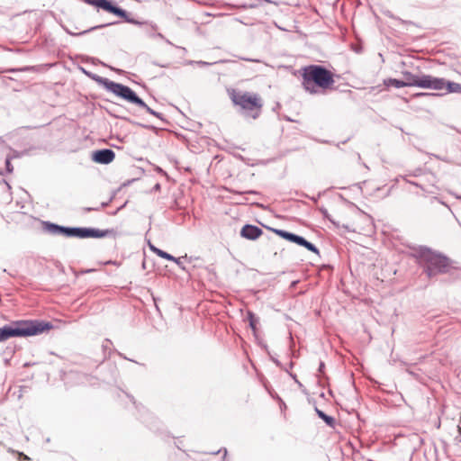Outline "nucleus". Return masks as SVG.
<instances>
[{
    "instance_id": "obj_12",
    "label": "nucleus",
    "mask_w": 461,
    "mask_h": 461,
    "mask_svg": "<svg viewBox=\"0 0 461 461\" xmlns=\"http://www.w3.org/2000/svg\"><path fill=\"white\" fill-rule=\"evenodd\" d=\"M262 233H263V231L261 229H259L257 226L249 225V224L245 225L240 230V235L243 238L248 239V240H252L259 238L262 235Z\"/></svg>"
},
{
    "instance_id": "obj_7",
    "label": "nucleus",
    "mask_w": 461,
    "mask_h": 461,
    "mask_svg": "<svg viewBox=\"0 0 461 461\" xmlns=\"http://www.w3.org/2000/svg\"><path fill=\"white\" fill-rule=\"evenodd\" d=\"M402 82H404L405 86H418L420 88L430 89L431 86V75H414L410 71H403L402 73Z\"/></svg>"
},
{
    "instance_id": "obj_9",
    "label": "nucleus",
    "mask_w": 461,
    "mask_h": 461,
    "mask_svg": "<svg viewBox=\"0 0 461 461\" xmlns=\"http://www.w3.org/2000/svg\"><path fill=\"white\" fill-rule=\"evenodd\" d=\"M273 231L276 235H278L279 237H281V238H283L285 240H289L291 242H294V243H296V244H298L300 246H303V247L306 248L310 251L318 253L317 248L313 244L308 242L303 237L297 236L295 234L287 232V231L283 230L274 229Z\"/></svg>"
},
{
    "instance_id": "obj_1",
    "label": "nucleus",
    "mask_w": 461,
    "mask_h": 461,
    "mask_svg": "<svg viewBox=\"0 0 461 461\" xmlns=\"http://www.w3.org/2000/svg\"><path fill=\"white\" fill-rule=\"evenodd\" d=\"M302 85L310 94L331 90L335 84L334 74L320 65H309L301 69Z\"/></svg>"
},
{
    "instance_id": "obj_16",
    "label": "nucleus",
    "mask_w": 461,
    "mask_h": 461,
    "mask_svg": "<svg viewBox=\"0 0 461 461\" xmlns=\"http://www.w3.org/2000/svg\"><path fill=\"white\" fill-rule=\"evenodd\" d=\"M248 318H249V326L250 328L256 331L257 330V323H258V320L257 318L255 317V315L251 312H249L248 313Z\"/></svg>"
},
{
    "instance_id": "obj_15",
    "label": "nucleus",
    "mask_w": 461,
    "mask_h": 461,
    "mask_svg": "<svg viewBox=\"0 0 461 461\" xmlns=\"http://www.w3.org/2000/svg\"><path fill=\"white\" fill-rule=\"evenodd\" d=\"M318 416L322 419L330 427H334L335 420L331 416L326 415L322 411L316 410Z\"/></svg>"
},
{
    "instance_id": "obj_4",
    "label": "nucleus",
    "mask_w": 461,
    "mask_h": 461,
    "mask_svg": "<svg viewBox=\"0 0 461 461\" xmlns=\"http://www.w3.org/2000/svg\"><path fill=\"white\" fill-rule=\"evenodd\" d=\"M418 262L429 277L447 273L452 267V261L448 258L430 249L420 250L418 255Z\"/></svg>"
},
{
    "instance_id": "obj_11",
    "label": "nucleus",
    "mask_w": 461,
    "mask_h": 461,
    "mask_svg": "<svg viewBox=\"0 0 461 461\" xmlns=\"http://www.w3.org/2000/svg\"><path fill=\"white\" fill-rule=\"evenodd\" d=\"M114 152L108 149L97 150L93 154L94 161L100 164H109L114 159Z\"/></svg>"
},
{
    "instance_id": "obj_3",
    "label": "nucleus",
    "mask_w": 461,
    "mask_h": 461,
    "mask_svg": "<svg viewBox=\"0 0 461 461\" xmlns=\"http://www.w3.org/2000/svg\"><path fill=\"white\" fill-rule=\"evenodd\" d=\"M229 95L233 104L239 106L247 116L257 119L261 114L264 102L260 95L230 89Z\"/></svg>"
},
{
    "instance_id": "obj_14",
    "label": "nucleus",
    "mask_w": 461,
    "mask_h": 461,
    "mask_svg": "<svg viewBox=\"0 0 461 461\" xmlns=\"http://www.w3.org/2000/svg\"><path fill=\"white\" fill-rule=\"evenodd\" d=\"M385 86H393L396 88L404 87V82L402 80L395 79V78H388L384 81Z\"/></svg>"
},
{
    "instance_id": "obj_5",
    "label": "nucleus",
    "mask_w": 461,
    "mask_h": 461,
    "mask_svg": "<svg viewBox=\"0 0 461 461\" xmlns=\"http://www.w3.org/2000/svg\"><path fill=\"white\" fill-rule=\"evenodd\" d=\"M100 82L105 89L112 92L115 95L122 98L123 100L131 104H136L141 108L146 109L149 113H154V112L145 104V102H143L140 97H138L137 95L129 86L119 83H115L106 78L100 80Z\"/></svg>"
},
{
    "instance_id": "obj_17",
    "label": "nucleus",
    "mask_w": 461,
    "mask_h": 461,
    "mask_svg": "<svg viewBox=\"0 0 461 461\" xmlns=\"http://www.w3.org/2000/svg\"><path fill=\"white\" fill-rule=\"evenodd\" d=\"M428 95H436L429 94V93H417V94L413 95L414 97L428 96Z\"/></svg>"
},
{
    "instance_id": "obj_13",
    "label": "nucleus",
    "mask_w": 461,
    "mask_h": 461,
    "mask_svg": "<svg viewBox=\"0 0 461 461\" xmlns=\"http://www.w3.org/2000/svg\"><path fill=\"white\" fill-rule=\"evenodd\" d=\"M149 249L152 252H154L158 257L161 258H164V259H167V260H170V261H174L176 263L178 262V259L176 258L175 257H173L172 255L156 248L154 245L152 244H149Z\"/></svg>"
},
{
    "instance_id": "obj_18",
    "label": "nucleus",
    "mask_w": 461,
    "mask_h": 461,
    "mask_svg": "<svg viewBox=\"0 0 461 461\" xmlns=\"http://www.w3.org/2000/svg\"><path fill=\"white\" fill-rule=\"evenodd\" d=\"M102 27H104V25L94 26L93 28H91V29H89V30H87V31H84V32H81L80 34H83V33H86V32H90V31L95 30V29H97V28H102Z\"/></svg>"
},
{
    "instance_id": "obj_6",
    "label": "nucleus",
    "mask_w": 461,
    "mask_h": 461,
    "mask_svg": "<svg viewBox=\"0 0 461 461\" xmlns=\"http://www.w3.org/2000/svg\"><path fill=\"white\" fill-rule=\"evenodd\" d=\"M51 229L55 230L59 233L65 234L67 236H74L81 239L94 238L102 239L108 236H116L117 232L114 229H94V228H65L51 224Z\"/></svg>"
},
{
    "instance_id": "obj_8",
    "label": "nucleus",
    "mask_w": 461,
    "mask_h": 461,
    "mask_svg": "<svg viewBox=\"0 0 461 461\" xmlns=\"http://www.w3.org/2000/svg\"><path fill=\"white\" fill-rule=\"evenodd\" d=\"M430 89L436 91L446 90V93H460L461 94V85L447 81L445 78L436 77L432 76Z\"/></svg>"
},
{
    "instance_id": "obj_2",
    "label": "nucleus",
    "mask_w": 461,
    "mask_h": 461,
    "mask_svg": "<svg viewBox=\"0 0 461 461\" xmlns=\"http://www.w3.org/2000/svg\"><path fill=\"white\" fill-rule=\"evenodd\" d=\"M52 329L50 322L42 321H21L10 326L0 328V342L14 337H28L49 331Z\"/></svg>"
},
{
    "instance_id": "obj_10",
    "label": "nucleus",
    "mask_w": 461,
    "mask_h": 461,
    "mask_svg": "<svg viewBox=\"0 0 461 461\" xmlns=\"http://www.w3.org/2000/svg\"><path fill=\"white\" fill-rule=\"evenodd\" d=\"M86 2L89 5H95L96 7H100L109 13L116 14L120 17H126V12L119 7L113 6L107 0H86Z\"/></svg>"
}]
</instances>
